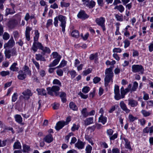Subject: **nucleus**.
I'll use <instances>...</instances> for the list:
<instances>
[{
	"label": "nucleus",
	"instance_id": "dca6fc26",
	"mask_svg": "<svg viewBox=\"0 0 153 153\" xmlns=\"http://www.w3.org/2000/svg\"><path fill=\"white\" fill-rule=\"evenodd\" d=\"M23 72L24 74H26V75L27 74L29 76H30L31 75V71L30 70L29 67L27 65H25L23 68Z\"/></svg>",
	"mask_w": 153,
	"mask_h": 153
},
{
	"label": "nucleus",
	"instance_id": "f03ea898",
	"mask_svg": "<svg viewBox=\"0 0 153 153\" xmlns=\"http://www.w3.org/2000/svg\"><path fill=\"white\" fill-rule=\"evenodd\" d=\"M132 71L134 73H139V74H143L144 69L141 65H134L132 66Z\"/></svg>",
	"mask_w": 153,
	"mask_h": 153
},
{
	"label": "nucleus",
	"instance_id": "bb28decb",
	"mask_svg": "<svg viewBox=\"0 0 153 153\" xmlns=\"http://www.w3.org/2000/svg\"><path fill=\"white\" fill-rule=\"evenodd\" d=\"M39 95H45L46 94V91L43 88H37L36 90Z\"/></svg>",
	"mask_w": 153,
	"mask_h": 153
},
{
	"label": "nucleus",
	"instance_id": "37998d69",
	"mask_svg": "<svg viewBox=\"0 0 153 153\" xmlns=\"http://www.w3.org/2000/svg\"><path fill=\"white\" fill-rule=\"evenodd\" d=\"M13 34L15 40H17L20 36L18 31H13Z\"/></svg>",
	"mask_w": 153,
	"mask_h": 153
},
{
	"label": "nucleus",
	"instance_id": "e433bc0d",
	"mask_svg": "<svg viewBox=\"0 0 153 153\" xmlns=\"http://www.w3.org/2000/svg\"><path fill=\"white\" fill-rule=\"evenodd\" d=\"M30 147L26 145H24L23 146V150L24 152H28L30 150Z\"/></svg>",
	"mask_w": 153,
	"mask_h": 153
},
{
	"label": "nucleus",
	"instance_id": "c85d7f7f",
	"mask_svg": "<svg viewBox=\"0 0 153 153\" xmlns=\"http://www.w3.org/2000/svg\"><path fill=\"white\" fill-rule=\"evenodd\" d=\"M153 131V126H152L150 127H146L143 130V132L144 133H152Z\"/></svg>",
	"mask_w": 153,
	"mask_h": 153
},
{
	"label": "nucleus",
	"instance_id": "6e6552de",
	"mask_svg": "<svg viewBox=\"0 0 153 153\" xmlns=\"http://www.w3.org/2000/svg\"><path fill=\"white\" fill-rule=\"evenodd\" d=\"M15 45V42L13 39V37H11L9 41L4 45V47L5 48L6 47H12Z\"/></svg>",
	"mask_w": 153,
	"mask_h": 153
},
{
	"label": "nucleus",
	"instance_id": "ea45409f",
	"mask_svg": "<svg viewBox=\"0 0 153 153\" xmlns=\"http://www.w3.org/2000/svg\"><path fill=\"white\" fill-rule=\"evenodd\" d=\"M10 37V35L6 32H4L2 36L3 39L5 40H7Z\"/></svg>",
	"mask_w": 153,
	"mask_h": 153
},
{
	"label": "nucleus",
	"instance_id": "0eeeda50",
	"mask_svg": "<svg viewBox=\"0 0 153 153\" xmlns=\"http://www.w3.org/2000/svg\"><path fill=\"white\" fill-rule=\"evenodd\" d=\"M83 4L85 6L87 7L89 9L93 8L96 5V2L93 0H87Z\"/></svg>",
	"mask_w": 153,
	"mask_h": 153
},
{
	"label": "nucleus",
	"instance_id": "4be33fe9",
	"mask_svg": "<svg viewBox=\"0 0 153 153\" xmlns=\"http://www.w3.org/2000/svg\"><path fill=\"white\" fill-rule=\"evenodd\" d=\"M15 13V11L13 7L12 9L7 8L6 10V12L5 15L6 16H7L9 14L12 15Z\"/></svg>",
	"mask_w": 153,
	"mask_h": 153
},
{
	"label": "nucleus",
	"instance_id": "5fc2aeb1",
	"mask_svg": "<svg viewBox=\"0 0 153 153\" xmlns=\"http://www.w3.org/2000/svg\"><path fill=\"white\" fill-rule=\"evenodd\" d=\"M18 94L17 93H15L12 97V101L13 102H15L17 99Z\"/></svg>",
	"mask_w": 153,
	"mask_h": 153
},
{
	"label": "nucleus",
	"instance_id": "2eb2a0df",
	"mask_svg": "<svg viewBox=\"0 0 153 153\" xmlns=\"http://www.w3.org/2000/svg\"><path fill=\"white\" fill-rule=\"evenodd\" d=\"M128 101V105L132 107H136L138 105V102L135 100L129 99Z\"/></svg>",
	"mask_w": 153,
	"mask_h": 153
},
{
	"label": "nucleus",
	"instance_id": "a19ab883",
	"mask_svg": "<svg viewBox=\"0 0 153 153\" xmlns=\"http://www.w3.org/2000/svg\"><path fill=\"white\" fill-rule=\"evenodd\" d=\"M92 149V147L90 145H88L86 147V153H91Z\"/></svg>",
	"mask_w": 153,
	"mask_h": 153
},
{
	"label": "nucleus",
	"instance_id": "13d9d810",
	"mask_svg": "<svg viewBox=\"0 0 153 153\" xmlns=\"http://www.w3.org/2000/svg\"><path fill=\"white\" fill-rule=\"evenodd\" d=\"M66 62L64 60H62L61 62L60 65L56 67V68H59L63 67L66 65Z\"/></svg>",
	"mask_w": 153,
	"mask_h": 153
},
{
	"label": "nucleus",
	"instance_id": "9d476101",
	"mask_svg": "<svg viewBox=\"0 0 153 153\" xmlns=\"http://www.w3.org/2000/svg\"><path fill=\"white\" fill-rule=\"evenodd\" d=\"M85 145V142H83L79 139H78L77 142L75 144V146L79 149H82L84 148Z\"/></svg>",
	"mask_w": 153,
	"mask_h": 153
},
{
	"label": "nucleus",
	"instance_id": "ddd939ff",
	"mask_svg": "<svg viewBox=\"0 0 153 153\" xmlns=\"http://www.w3.org/2000/svg\"><path fill=\"white\" fill-rule=\"evenodd\" d=\"M65 125H66L65 122L64 121H59L57 123L56 126L55 127L56 130L58 131Z\"/></svg>",
	"mask_w": 153,
	"mask_h": 153
},
{
	"label": "nucleus",
	"instance_id": "c9c22d12",
	"mask_svg": "<svg viewBox=\"0 0 153 153\" xmlns=\"http://www.w3.org/2000/svg\"><path fill=\"white\" fill-rule=\"evenodd\" d=\"M71 35L73 37L77 38L79 36V33L77 30H74L71 32Z\"/></svg>",
	"mask_w": 153,
	"mask_h": 153
},
{
	"label": "nucleus",
	"instance_id": "1a4fd4ad",
	"mask_svg": "<svg viewBox=\"0 0 153 153\" xmlns=\"http://www.w3.org/2000/svg\"><path fill=\"white\" fill-rule=\"evenodd\" d=\"M23 95V98L25 100H28L30 96L32 95L31 91L29 89H27L22 93Z\"/></svg>",
	"mask_w": 153,
	"mask_h": 153
},
{
	"label": "nucleus",
	"instance_id": "20e7f679",
	"mask_svg": "<svg viewBox=\"0 0 153 153\" xmlns=\"http://www.w3.org/2000/svg\"><path fill=\"white\" fill-rule=\"evenodd\" d=\"M95 21L96 23L101 27L103 31H105L106 28L105 24V19L104 17H101L100 18H97Z\"/></svg>",
	"mask_w": 153,
	"mask_h": 153
},
{
	"label": "nucleus",
	"instance_id": "864d4df0",
	"mask_svg": "<svg viewBox=\"0 0 153 153\" xmlns=\"http://www.w3.org/2000/svg\"><path fill=\"white\" fill-rule=\"evenodd\" d=\"M141 113L145 117L149 116L150 114V113L149 111H147L145 110H142L141 111Z\"/></svg>",
	"mask_w": 153,
	"mask_h": 153
},
{
	"label": "nucleus",
	"instance_id": "4d7b16f0",
	"mask_svg": "<svg viewBox=\"0 0 153 153\" xmlns=\"http://www.w3.org/2000/svg\"><path fill=\"white\" fill-rule=\"evenodd\" d=\"M10 53H11L12 56H16L17 54L16 48H13L10 51Z\"/></svg>",
	"mask_w": 153,
	"mask_h": 153
},
{
	"label": "nucleus",
	"instance_id": "a211bd4d",
	"mask_svg": "<svg viewBox=\"0 0 153 153\" xmlns=\"http://www.w3.org/2000/svg\"><path fill=\"white\" fill-rule=\"evenodd\" d=\"M19 74L18 76V78L19 79L22 80L25 79L27 77L26 74H24L22 71H20L18 72Z\"/></svg>",
	"mask_w": 153,
	"mask_h": 153
},
{
	"label": "nucleus",
	"instance_id": "de8ad7c7",
	"mask_svg": "<svg viewBox=\"0 0 153 153\" xmlns=\"http://www.w3.org/2000/svg\"><path fill=\"white\" fill-rule=\"evenodd\" d=\"M95 127L94 126H92L88 128L86 130L87 133H92L95 130Z\"/></svg>",
	"mask_w": 153,
	"mask_h": 153
},
{
	"label": "nucleus",
	"instance_id": "0e129e2a",
	"mask_svg": "<svg viewBox=\"0 0 153 153\" xmlns=\"http://www.w3.org/2000/svg\"><path fill=\"white\" fill-rule=\"evenodd\" d=\"M79 126L78 125H76L75 124H74L73 125V126L71 128V130L72 131H74L76 130H77Z\"/></svg>",
	"mask_w": 153,
	"mask_h": 153
},
{
	"label": "nucleus",
	"instance_id": "72a5a7b5",
	"mask_svg": "<svg viewBox=\"0 0 153 153\" xmlns=\"http://www.w3.org/2000/svg\"><path fill=\"white\" fill-rule=\"evenodd\" d=\"M138 86V83L136 81H135L133 82L132 88H131V92L133 91H135Z\"/></svg>",
	"mask_w": 153,
	"mask_h": 153
},
{
	"label": "nucleus",
	"instance_id": "69168bd1",
	"mask_svg": "<svg viewBox=\"0 0 153 153\" xmlns=\"http://www.w3.org/2000/svg\"><path fill=\"white\" fill-rule=\"evenodd\" d=\"M115 17L117 21H122L123 20V17L122 16H120L118 14H116L115 15Z\"/></svg>",
	"mask_w": 153,
	"mask_h": 153
},
{
	"label": "nucleus",
	"instance_id": "c756f323",
	"mask_svg": "<svg viewBox=\"0 0 153 153\" xmlns=\"http://www.w3.org/2000/svg\"><path fill=\"white\" fill-rule=\"evenodd\" d=\"M13 147L14 149H21L22 146L20 143L18 141L15 142L13 145Z\"/></svg>",
	"mask_w": 153,
	"mask_h": 153
},
{
	"label": "nucleus",
	"instance_id": "393cba45",
	"mask_svg": "<svg viewBox=\"0 0 153 153\" xmlns=\"http://www.w3.org/2000/svg\"><path fill=\"white\" fill-rule=\"evenodd\" d=\"M123 140L125 142V148L131 151L132 149L131 146L130 142L128 141V140L125 138H123Z\"/></svg>",
	"mask_w": 153,
	"mask_h": 153
},
{
	"label": "nucleus",
	"instance_id": "4468645a",
	"mask_svg": "<svg viewBox=\"0 0 153 153\" xmlns=\"http://www.w3.org/2000/svg\"><path fill=\"white\" fill-rule=\"evenodd\" d=\"M32 29V28L29 27H26L25 32V36L26 40L28 41H30V32Z\"/></svg>",
	"mask_w": 153,
	"mask_h": 153
},
{
	"label": "nucleus",
	"instance_id": "338daca9",
	"mask_svg": "<svg viewBox=\"0 0 153 153\" xmlns=\"http://www.w3.org/2000/svg\"><path fill=\"white\" fill-rule=\"evenodd\" d=\"M101 80L100 78L96 76L94 78L93 81L94 83L96 84L99 82Z\"/></svg>",
	"mask_w": 153,
	"mask_h": 153
},
{
	"label": "nucleus",
	"instance_id": "8fccbe9b",
	"mask_svg": "<svg viewBox=\"0 0 153 153\" xmlns=\"http://www.w3.org/2000/svg\"><path fill=\"white\" fill-rule=\"evenodd\" d=\"M53 83V84H56L58 85V86L61 87L62 86L61 83L59 80L57 79H54Z\"/></svg>",
	"mask_w": 153,
	"mask_h": 153
},
{
	"label": "nucleus",
	"instance_id": "a18cd8bd",
	"mask_svg": "<svg viewBox=\"0 0 153 153\" xmlns=\"http://www.w3.org/2000/svg\"><path fill=\"white\" fill-rule=\"evenodd\" d=\"M128 119L130 122H133L137 120V118L136 117H134L132 114H129L128 116Z\"/></svg>",
	"mask_w": 153,
	"mask_h": 153
},
{
	"label": "nucleus",
	"instance_id": "c03bdc74",
	"mask_svg": "<svg viewBox=\"0 0 153 153\" xmlns=\"http://www.w3.org/2000/svg\"><path fill=\"white\" fill-rule=\"evenodd\" d=\"M85 138L89 142V143H91L92 145H94V143L93 142V141L92 140L91 137H90L88 134L85 135Z\"/></svg>",
	"mask_w": 153,
	"mask_h": 153
},
{
	"label": "nucleus",
	"instance_id": "6ab92c4d",
	"mask_svg": "<svg viewBox=\"0 0 153 153\" xmlns=\"http://www.w3.org/2000/svg\"><path fill=\"white\" fill-rule=\"evenodd\" d=\"M18 22L16 19H13L9 21V27L11 28H14L17 24Z\"/></svg>",
	"mask_w": 153,
	"mask_h": 153
},
{
	"label": "nucleus",
	"instance_id": "f257e3e1",
	"mask_svg": "<svg viewBox=\"0 0 153 153\" xmlns=\"http://www.w3.org/2000/svg\"><path fill=\"white\" fill-rule=\"evenodd\" d=\"M105 87H107L110 81L112 82H113V77L114 74L112 71V68L110 67L106 68L105 71Z\"/></svg>",
	"mask_w": 153,
	"mask_h": 153
},
{
	"label": "nucleus",
	"instance_id": "cd10ccee",
	"mask_svg": "<svg viewBox=\"0 0 153 153\" xmlns=\"http://www.w3.org/2000/svg\"><path fill=\"white\" fill-rule=\"evenodd\" d=\"M36 59L37 61H45V57L40 54H36Z\"/></svg>",
	"mask_w": 153,
	"mask_h": 153
},
{
	"label": "nucleus",
	"instance_id": "f8f14e48",
	"mask_svg": "<svg viewBox=\"0 0 153 153\" xmlns=\"http://www.w3.org/2000/svg\"><path fill=\"white\" fill-rule=\"evenodd\" d=\"M77 17L80 19H85L88 18L89 16L87 15L84 10H81L78 14Z\"/></svg>",
	"mask_w": 153,
	"mask_h": 153
},
{
	"label": "nucleus",
	"instance_id": "3c124183",
	"mask_svg": "<svg viewBox=\"0 0 153 153\" xmlns=\"http://www.w3.org/2000/svg\"><path fill=\"white\" fill-rule=\"evenodd\" d=\"M124 44V47L125 48H126L128 47L130 44V41L128 39H125L123 42Z\"/></svg>",
	"mask_w": 153,
	"mask_h": 153
},
{
	"label": "nucleus",
	"instance_id": "4c0bfd02",
	"mask_svg": "<svg viewBox=\"0 0 153 153\" xmlns=\"http://www.w3.org/2000/svg\"><path fill=\"white\" fill-rule=\"evenodd\" d=\"M35 36L34 37V42H37L39 37V33L38 30H36L35 32Z\"/></svg>",
	"mask_w": 153,
	"mask_h": 153
},
{
	"label": "nucleus",
	"instance_id": "39448f33",
	"mask_svg": "<svg viewBox=\"0 0 153 153\" xmlns=\"http://www.w3.org/2000/svg\"><path fill=\"white\" fill-rule=\"evenodd\" d=\"M59 86L55 85L53 86L51 88L48 87L47 88L48 94L51 95H53V92H54L55 94L57 96V93L56 92L59 90Z\"/></svg>",
	"mask_w": 153,
	"mask_h": 153
},
{
	"label": "nucleus",
	"instance_id": "b1692460",
	"mask_svg": "<svg viewBox=\"0 0 153 153\" xmlns=\"http://www.w3.org/2000/svg\"><path fill=\"white\" fill-rule=\"evenodd\" d=\"M17 65L16 62H14L10 67V69L13 71H18L19 68L16 67Z\"/></svg>",
	"mask_w": 153,
	"mask_h": 153
},
{
	"label": "nucleus",
	"instance_id": "58836bf2",
	"mask_svg": "<svg viewBox=\"0 0 153 153\" xmlns=\"http://www.w3.org/2000/svg\"><path fill=\"white\" fill-rule=\"evenodd\" d=\"M81 113L83 116L86 117L88 116V113L87 112V109L86 108H83L81 111Z\"/></svg>",
	"mask_w": 153,
	"mask_h": 153
},
{
	"label": "nucleus",
	"instance_id": "412c9836",
	"mask_svg": "<svg viewBox=\"0 0 153 153\" xmlns=\"http://www.w3.org/2000/svg\"><path fill=\"white\" fill-rule=\"evenodd\" d=\"M93 118L90 117L84 120L85 125L87 126L93 123Z\"/></svg>",
	"mask_w": 153,
	"mask_h": 153
},
{
	"label": "nucleus",
	"instance_id": "e2e57ef3",
	"mask_svg": "<svg viewBox=\"0 0 153 153\" xmlns=\"http://www.w3.org/2000/svg\"><path fill=\"white\" fill-rule=\"evenodd\" d=\"M114 91V94L120 93L119 87L118 85H115Z\"/></svg>",
	"mask_w": 153,
	"mask_h": 153
},
{
	"label": "nucleus",
	"instance_id": "5701e85b",
	"mask_svg": "<svg viewBox=\"0 0 153 153\" xmlns=\"http://www.w3.org/2000/svg\"><path fill=\"white\" fill-rule=\"evenodd\" d=\"M41 49L42 51V55H45V53H51V50L49 48L47 47H44L43 46Z\"/></svg>",
	"mask_w": 153,
	"mask_h": 153
},
{
	"label": "nucleus",
	"instance_id": "6e6d98bb",
	"mask_svg": "<svg viewBox=\"0 0 153 153\" xmlns=\"http://www.w3.org/2000/svg\"><path fill=\"white\" fill-rule=\"evenodd\" d=\"M92 69L91 68H88L87 70L84 71L83 72V75L86 76L91 73V72Z\"/></svg>",
	"mask_w": 153,
	"mask_h": 153
},
{
	"label": "nucleus",
	"instance_id": "49530a36",
	"mask_svg": "<svg viewBox=\"0 0 153 153\" xmlns=\"http://www.w3.org/2000/svg\"><path fill=\"white\" fill-rule=\"evenodd\" d=\"M90 90V88L88 86H86L83 88L82 90V91L85 94H86L88 93Z\"/></svg>",
	"mask_w": 153,
	"mask_h": 153
},
{
	"label": "nucleus",
	"instance_id": "423d86ee",
	"mask_svg": "<svg viewBox=\"0 0 153 153\" xmlns=\"http://www.w3.org/2000/svg\"><path fill=\"white\" fill-rule=\"evenodd\" d=\"M43 46L41 43L38 41L35 42H33L31 49L35 53L37 51L38 49L40 50L42 49V48Z\"/></svg>",
	"mask_w": 153,
	"mask_h": 153
},
{
	"label": "nucleus",
	"instance_id": "aec40b11",
	"mask_svg": "<svg viewBox=\"0 0 153 153\" xmlns=\"http://www.w3.org/2000/svg\"><path fill=\"white\" fill-rule=\"evenodd\" d=\"M15 121L19 124H21L22 122V118L19 114H16L14 116Z\"/></svg>",
	"mask_w": 153,
	"mask_h": 153
},
{
	"label": "nucleus",
	"instance_id": "680f3d73",
	"mask_svg": "<svg viewBox=\"0 0 153 153\" xmlns=\"http://www.w3.org/2000/svg\"><path fill=\"white\" fill-rule=\"evenodd\" d=\"M143 94L144 95L143 96V99L145 100H148L149 99V95L147 93H146L145 91H143Z\"/></svg>",
	"mask_w": 153,
	"mask_h": 153
},
{
	"label": "nucleus",
	"instance_id": "7c9ffc66",
	"mask_svg": "<svg viewBox=\"0 0 153 153\" xmlns=\"http://www.w3.org/2000/svg\"><path fill=\"white\" fill-rule=\"evenodd\" d=\"M66 95L64 92H61L60 95V97L61 99L62 102H65L66 101Z\"/></svg>",
	"mask_w": 153,
	"mask_h": 153
},
{
	"label": "nucleus",
	"instance_id": "a878e982",
	"mask_svg": "<svg viewBox=\"0 0 153 153\" xmlns=\"http://www.w3.org/2000/svg\"><path fill=\"white\" fill-rule=\"evenodd\" d=\"M107 121V118L101 115L99 118V122L103 124H104Z\"/></svg>",
	"mask_w": 153,
	"mask_h": 153
},
{
	"label": "nucleus",
	"instance_id": "f704fd0d",
	"mask_svg": "<svg viewBox=\"0 0 153 153\" xmlns=\"http://www.w3.org/2000/svg\"><path fill=\"white\" fill-rule=\"evenodd\" d=\"M60 59L59 58L58 59H54L53 62L49 64V66L50 67H52L55 66L59 63Z\"/></svg>",
	"mask_w": 153,
	"mask_h": 153
},
{
	"label": "nucleus",
	"instance_id": "bf43d9fd",
	"mask_svg": "<svg viewBox=\"0 0 153 153\" xmlns=\"http://www.w3.org/2000/svg\"><path fill=\"white\" fill-rule=\"evenodd\" d=\"M115 95L114 96V99L117 100H120L121 98H122L121 95H120V93H117L114 94Z\"/></svg>",
	"mask_w": 153,
	"mask_h": 153
},
{
	"label": "nucleus",
	"instance_id": "2f4dec72",
	"mask_svg": "<svg viewBox=\"0 0 153 153\" xmlns=\"http://www.w3.org/2000/svg\"><path fill=\"white\" fill-rule=\"evenodd\" d=\"M69 107L71 109L74 111L77 110L78 108L75 104L72 102H71L69 104Z\"/></svg>",
	"mask_w": 153,
	"mask_h": 153
},
{
	"label": "nucleus",
	"instance_id": "052dcab7",
	"mask_svg": "<svg viewBox=\"0 0 153 153\" xmlns=\"http://www.w3.org/2000/svg\"><path fill=\"white\" fill-rule=\"evenodd\" d=\"M32 62L35 65L37 69L39 70L40 69V65L38 62L36 61L34 59L32 60Z\"/></svg>",
	"mask_w": 153,
	"mask_h": 153
},
{
	"label": "nucleus",
	"instance_id": "79ce46f5",
	"mask_svg": "<svg viewBox=\"0 0 153 153\" xmlns=\"http://www.w3.org/2000/svg\"><path fill=\"white\" fill-rule=\"evenodd\" d=\"M52 55L54 58H56V59H58L59 58L60 59L61 58L60 55L58 54V53L56 52H53L52 53Z\"/></svg>",
	"mask_w": 153,
	"mask_h": 153
},
{
	"label": "nucleus",
	"instance_id": "9b49d317",
	"mask_svg": "<svg viewBox=\"0 0 153 153\" xmlns=\"http://www.w3.org/2000/svg\"><path fill=\"white\" fill-rule=\"evenodd\" d=\"M120 105L121 109L126 113H129L130 112V110L128 108L126 105L123 101L120 102Z\"/></svg>",
	"mask_w": 153,
	"mask_h": 153
},
{
	"label": "nucleus",
	"instance_id": "774afa93",
	"mask_svg": "<svg viewBox=\"0 0 153 153\" xmlns=\"http://www.w3.org/2000/svg\"><path fill=\"white\" fill-rule=\"evenodd\" d=\"M149 50L150 52L153 51V42L150 43L149 46Z\"/></svg>",
	"mask_w": 153,
	"mask_h": 153
},
{
	"label": "nucleus",
	"instance_id": "473e14b6",
	"mask_svg": "<svg viewBox=\"0 0 153 153\" xmlns=\"http://www.w3.org/2000/svg\"><path fill=\"white\" fill-rule=\"evenodd\" d=\"M114 9H117L120 13H122L124 10V7L121 4H120L119 5H117L114 7Z\"/></svg>",
	"mask_w": 153,
	"mask_h": 153
},
{
	"label": "nucleus",
	"instance_id": "f3484780",
	"mask_svg": "<svg viewBox=\"0 0 153 153\" xmlns=\"http://www.w3.org/2000/svg\"><path fill=\"white\" fill-rule=\"evenodd\" d=\"M43 140L47 143H50L53 141V138L51 134H48L45 137Z\"/></svg>",
	"mask_w": 153,
	"mask_h": 153
},
{
	"label": "nucleus",
	"instance_id": "603ef678",
	"mask_svg": "<svg viewBox=\"0 0 153 153\" xmlns=\"http://www.w3.org/2000/svg\"><path fill=\"white\" fill-rule=\"evenodd\" d=\"M9 74L10 72L9 71H3L0 72V75H1L2 76H5L7 75H9Z\"/></svg>",
	"mask_w": 153,
	"mask_h": 153
},
{
	"label": "nucleus",
	"instance_id": "09e8293b",
	"mask_svg": "<svg viewBox=\"0 0 153 153\" xmlns=\"http://www.w3.org/2000/svg\"><path fill=\"white\" fill-rule=\"evenodd\" d=\"M10 53V51L9 50H5L4 51V53L6 58L8 59L10 58L11 56Z\"/></svg>",
	"mask_w": 153,
	"mask_h": 153
},
{
	"label": "nucleus",
	"instance_id": "7ed1b4c3",
	"mask_svg": "<svg viewBox=\"0 0 153 153\" xmlns=\"http://www.w3.org/2000/svg\"><path fill=\"white\" fill-rule=\"evenodd\" d=\"M58 20L60 22L59 25L62 28V31L64 33L65 31V27L66 24V17L62 15H60L58 16Z\"/></svg>",
	"mask_w": 153,
	"mask_h": 153
}]
</instances>
